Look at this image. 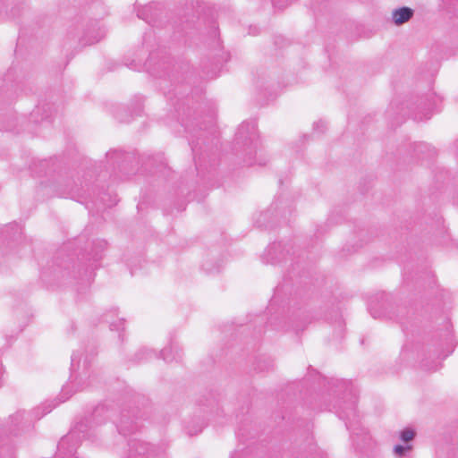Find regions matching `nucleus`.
Wrapping results in <instances>:
<instances>
[{
    "label": "nucleus",
    "mask_w": 458,
    "mask_h": 458,
    "mask_svg": "<svg viewBox=\"0 0 458 458\" xmlns=\"http://www.w3.org/2000/svg\"><path fill=\"white\" fill-rule=\"evenodd\" d=\"M325 127H326V124L323 122H318V123H314V128L316 130L321 129V131H322Z\"/></svg>",
    "instance_id": "nucleus-8"
},
{
    "label": "nucleus",
    "mask_w": 458,
    "mask_h": 458,
    "mask_svg": "<svg viewBox=\"0 0 458 458\" xmlns=\"http://www.w3.org/2000/svg\"><path fill=\"white\" fill-rule=\"evenodd\" d=\"M124 429L123 428V427L121 426L120 427V431H123Z\"/></svg>",
    "instance_id": "nucleus-13"
},
{
    "label": "nucleus",
    "mask_w": 458,
    "mask_h": 458,
    "mask_svg": "<svg viewBox=\"0 0 458 458\" xmlns=\"http://www.w3.org/2000/svg\"><path fill=\"white\" fill-rule=\"evenodd\" d=\"M411 449V446L409 445H397L394 446V452L396 456L403 457L405 454V453L410 451Z\"/></svg>",
    "instance_id": "nucleus-5"
},
{
    "label": "nucleus",
    "mask_w": 458,
    "mask_h": 458,
    "mask_svg": "<svg viewBox=\"0 0 458 458\" xmlns=\"http://www.w3.org/2000/svg\"><path fill=\"white\" fill-rule=\"evenodd\" d=\"M67 389V386H65L64 388L62 389V392H65Z\"/></svg>",
    "instance_id": "nucleus-10"
},
{
    "label": "nucleus",
    "mask_w": 458,
    "mask_h": 458,
    "mask_svg": "<svg viewBox=\"0 0 458 458\" xmlns=\"http://www.w3.org/2000/svg\"><path fill=\"white\" fill-rule=\"evenodd\" d=\"M274 6L278 8V9H283L286 6H288L292 0H271Z\"/></svg>",
    "instance_id": "nucleus-7"
},
{
    "label": "nucleus",
    "mask_w": 458,
    "mask_h": 458,
    "mask_svg": "<svg viewBox=\"0 0 458 458\" xmlns=\"http://www.w3.org/2000/svg\"><path fill=\"white\" fill-rule=\"evenodd\" d=\"M174 346L165 347L161 351V357L166 362H171L173 360H177L181 358L179 352L175 350V353L174 354Z\"/></svg>",
    "instance_id": "nucleus-3"
},
{
    "label": "nucleus",
    "mask_w": 458,
    "mask_h": 458,
    "mask_svg": "<svg viewBox=\"0 0 458 458\" xmlns=\"http://www.w3.org/2000/svg\"><path fill=\"white\" fill-rule=\"evenodd\" d=\"M98 40H99V38H96V39H94V40H90V41H89L88 43H89V44H94V43L98 42Z\"/></svg>",
    "instance_id": "nucleus-9"
},
{
    "label": "nucleus",
    "mask_w": 458,
    "mask_h": 458,
    "mask_svg": "<svg viewBox=\"0 0 458 458\" xmlns=\"http://www.w3.org/2000/svg\"><path fill=\"white\" fill-rule=\"evenodd\" d=\"M250 127L252 130H254V125H253V124L249 123H242V124L240 126L239 130H238V132H237L238 136H239L240 138H244V133H245V131H249V128H250Z\"/></svg>",
    "instance_id": "nucleus-6"
},
{
    "label": "nucleus",
    "mask_w": 458,
    "mask_h": 458,
    "mask_svg": "<svg viewBox=\"0 0 458 458\" xmlns=\"http://www.w3.org/2000/svg\"><path fill=\"white\" fill-rule=\"evenodd\" d=\"M415 436V432L411 428H405L401 431L400 437L403 442H409L412 440Z\"/></svg>",
    "instance_id": "nucleus-4"
},
{
    "label": "nucleus",
    "mask_w": 458,
    "mask_h": 458,
    "mask_svg": "<svg viewBox=\"0 0 458 458\" xmlns=\"http://www.w3.org/2000/svg\"><path fill=\"white\" fill-rule=\"evenodd\" d=\"M74 360H75V358H74V356L72 355V362H73V361H74Z\"/></svg>",
    "instance_id": "nucleus-11"
},
{
    "label": "nucleus",
    "mask_w": 458,
    "mask_h": 458,
    "mask_svg": "<svg viewBox=\"0 0 458 458\" xmlns=\"http://www.w3.org/2000/svg\"><path fill=\"white\" fill-rule=\"evenodd\" d=\"M50 409H48L47 411H45V413H47V412H50Z\"/></svg>",
    "instance_id": "nucleus-12"
},
{
    "label": "nucleus",
    "mask_w": 458,
    "mask_h": 458,
    "mask_svg": "<svg viewBox=\"0 0 458 458\" xmlns=\"http://www.w3.org/2000/svg\"><path fill=\"white\" fill-rule=\"evenodd\" d=\"M413 9L407 6H403L395 8L392 11V21L395 25L400 26L409 21L413 17Z\"/></svg>",
    "instance_id": "nucleus-2"
},
{
    "label": "nucleus",
    "mask_w": 458,
    "mask_h": 458,
    "mask_svg": "<svg viewBox=\"0 0 458 458\" xmlns=\"http://www.w3.org/2000/svg\"><path fill=\"white\" fill-rule=\"evenodd\" d=\"M80 429H72L58 443L57 449L60 455L72 454L79 444Z\"/></svg>",
    "instance_id": "nucleus-1"
}]
</instances>
